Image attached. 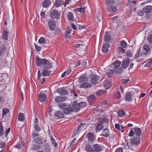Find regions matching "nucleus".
<instances>
[{"label": "nucleus", "mask_w": 152, "mask_h": 152, "mask_svg": "<svg viewBox=\"0 0 152 152\" xmlns=\"http://www.w3.org/2000/svg\"><path fill=\"white\" fill-rule=\"evenodd\" d=\"M147 42L150 44H152V34H149L147 37Z\"/></svg>", "instance_id": "obj_38"}, {"label": "nucleus", "mask_w": 152, "mask_h": 152, "mask_svg": "<svg viewBox=\"0 0 152 152\" xmlns=\"http://www.w3.org/2000/svg\"><path fill=\"white\" fill-rule=\"evenodd\" d=\"M104 85L106 89L109 88L112 86V84L110 82L106 80L104 82Z\"/></svg>", "instance_id": "obj_32"}, {"label": "nucleus", "mask_w": 152, "mask_h": 152, "mask_svg": "<svg viewBox=\"0 0 152 152\" xmlns=\"http://www.w3.org/2000/svg\"><path fill=\"white\" fill-rule=\"evenodd\" d=\"M111 38V35L109 32H107L105 34L104 39L105 42H109Z\"/></svg>", "instance_id": "obj_16"}, {"label": "nucleus", "mask_w": 152, "mask_h": 152, "mask_svg": "<svg viewBox=\"0 0 152 152\" xmlns=\"http://www.w3.org/2000/svg\"><path fill=\"white\" fill-rule=\"evenodd\" d=\"M36 64L38 66H41L43 65L44 67H46L49 68H52V65L48 60L39 58L37 57L36 58Z\"/></svg>", "instance_id": "obj_1"}, {"label": "nucleus", "mask_w": 152, "mask_h": 152, "mask_svg": "<svg viewBox=\"0 0 152 152\" xmlns=\"http://www.w3.org/2000/svg\"><path fill=\"white\" fill-rule=\"evenodd\" d=\"M79 106H80V108H83L84 107H86V102H81L80 103H79Z\"/></svg>", "instance_id": "obj_54"}, {"label": "nucleus", "mask_w": 152, "mask_h": 152, "mask_svg": "<svg viewBox=\"0 0 152 152\" xmlns=\"http://www.w3.org/2000/svg\"><path fill=\"white\" fill-rule=\"evenodd\" d=\"M48 26L50 30L54 31L56 28V23L54 20H50L48 22Z\"/></svg>", "instance_id": "obj_4"}, {"label": "nucleus", "mask_w": 152, "mask_h": 152, "mask_svg": "<svg viewBox=\"0 0 152 152\" xmlns=\"http://www.w3.org/2000/svg\"><path fill=\"white\" fill-rule=\"evenodd\" d=\"M102 134L100 135V136H103L105 137H107L109 134V130L107 129H105L102 131Z\"/></svg>", "instance_id": "obj_30"}, {"label": "nucleus", "mask_w": 152, "mask_h": 152, "mask_svg": "<svg viewBox=\"0 0 152 152\" xmlns=\"http://www.w3.org/2000/svg\"><path fill=\"white\" fill-rule=\"evenodd\" d=\"M50 140L52 144L54 145L55 147H56L57 146V144L55 142V139L52 136V137L51 138Z\"/></svg>", "instance_id": "obj_51"}, {"label": "nucleus", "mask_w": 152, "mask_h": 152, "mask_svg": "<svg viewBox=\"0 0 152 152\" xmlns=\"http://www.w3.org/2000/svg\"><path fill=\"white\" fill-rule=\"evenodd\" d=\"M136 4V0H128V3L126 4V6L129 5L130 9L131 10H132V4L133 5H135Z\"/></svg>", "instance_id": "obj_18"}, {"label": "nucleus", "mask_w": 152, "mask_h": 152, "mask_svg": "<svg viewBox=\"0 0 152 152\" xmlns=\"http://www.w3.org/2000/svg\"><path fill=\"white\" fill-rule=\"evenodd\" d=\"M115 152H123V149L122 148H118L116 150Z\"/></svg>", "instance_id": "obj_64"}, {"label": "nucleus", "mask_w": 152, "mask_h": 152, "mask_svg": "<svg viewBox=\"0 0 152 152\" xmlns=\"http://www.w3.org/2000/svg\"><path fill=\"white\" fill-rule=\"evenodd\" d=\"M121 45L124 48H125L127 46V44L124 41H121L120 42Z\"/></svg>", "instance_id": "obj_49"}, {"label": "nucleus", "mask_w": 152, "mask_h": 152, "mask_svg": "<svg viewBox=\"0 0 152 152\" xmlns=\"http://www.w3.org/2000/svg\"><path fill=\"white\" fill-rule=\"evenodd\" d=\"M86 124L84 123H81L80 125L78 127V129L77 130L78 131H79L80 129H82L85 126Z\"/></svg>", "instance_id": "obj_58"}, {"label": "nucleus", "mask_w": 152, "mask_h": 152, "mask_svg": "<svg viewBox=\"0 0 152 152\" xmlns=\"http://www.w3.org/2000/svg\"><path fill=\"white\" fill-rule=\"evenodd\" d=\"M52 68H49L48 67H44L43 70L42 71V75L43 76H48L50 74L51 71L49 70V69Z\"/></svg>", "instance_id": "obj_6"}, {"label": "nucleus", "mask_w": 152, "mask_h": 152, "mask_svg": "<svg viewBox=\"0 0 152 152\" xmlns=\"http://www.w3.org/2000/svg\"><path fill=\"white\" fill-rule=\"evenodd\" d=\"M74 89L73 88L71 89L69 88V89H67L68 92L71 94V95H72L73 94V92L74 91Z\"/></svg>", "instance_id": "obj_62"}, {"label": "nucleus", "mask_w": 152, "mask_h": 152, "mask_svg": "<svg viewBox=\"0 0 152 152\" xmlns=\"http://www.w3.org/2000/svg\"><path fill=\"white\" fill-rule=\"evenodd\" d=\"M141 52L140 48L137 51V53L135 55V58L136 59H137L140 56V53Z\"/></svg>", "instance_id": "obj_52"}, {"label": "nucleus", "mask_w": 152, "mask_h": 152, "mask_svg": "<svg viewBox=\"0 0 152 152\" xmlns=\"http://www.w3.org/2000/svg\"><path fill=\"white\" fill-rule=\"evenodd\" d=\"M126 56L128 58H130L132 56V53L130 51H128L126 53Z\"/></svg>", "instance_id": "obj_63"}, {"label": "nucleus", "mask_w": 152, "mask_h": 152, "mask_svg": "<svg viewBox=\"0 0 152 152\" xmlns=\"http://www.w3.org/2000/svg\"><path fill=\"white\" fill-rule=\"evenodd\" d=\"M140 142V138L139 137H134L130 139V142L132 145H138Z\"/></svg>", "instance_id": "obj_5"}, {"label": "nucleus", "mask_w": 152, "mask_h": 152, "mask_svg": "<svg viewBox=\"0 0 152 152\" xmlns=\"http://www.w3.org/2000/svg\"><path fill=\"white\" fill-rule=\"evenodd\" d=\"M34 45L35 46V48L36 49V50L38 52H39L41 50V48L40 47L38 46L35 43L34 44Z\"/></svg>", "instance_id": "obj_57"}, {"label": "nucleus", "mask_w": 152, "mask_h": 152, "mask_svg": "<svg viewBox=\"0 0 152 152\" xmlns=\"http://www.w3.org/2000/svg\"><path fill=\"white\" fill-rule=\"evenodd\" d=\"M117 51L120 54H124L125 53V50L121 47H119L117 49Z\"/></svg>", "instance_id": "obj_36"}, {"label": "nucleus", "mask_w": 152, "mask_h": 152, "mask_svg": "<svg viewBox=\"0 0 152 152\" xmlns=\"http://www.w3.org/2000/svg\"><path fill=\"white\" fill-rule=\"evenodd\" d=\"M115 96L117 99H120L121 97V95L119 91H117L115 94Z\"/></svg>", "instance_id": "obj_61"}, {"label": "nucleus", "mask_w": 152, "mask_h": 152, "mask_svg": "<svg viewBox=\"0 0 152 152\" xmlns=\"http://www.w3.org/2000/svg\"><path fill=\"white\" fill-rule=\"evenodd\" d=\"M57 91L61 95H66L68 94V91L63 88H58Z\"/></svg>", "instance_id": "obj_19"}, {"label": "nucleus", "mask_w": 152, "mask_h": 152, "mask_svg": "<svg viewBox=\"0 0 152 152\" xmlns=\"http://www.w3.org/2000/svg\"><path fill=\"white\" fill-rule=\"evenodd\" d=\"M121 62L117 60L114 61L113 63V65L114 67H119L121 64Z\"/></svg>", "instance_id": "obj_39"}, {"label": "nucleus", "mask_w": 152, "mask_h": 152, "mask_svg": "<svg viewBox=\"0 0 152 152\" xmlns=\"http://www.w3.org/2000/svg\"><path fill=\"white\" fill-rule=\"evenodd\" d=\"M88 80V78L84 75H81L79 79V81L80 83L84 82Z\"/></svg>", "instance_id": "obj_33"}, {"label": "nucleus", "mask_w": 152, "mask_h": 152, "mask_svg": "<svg viewBox=\"0 0 152 152\" xmlns=\"http://www.w3.org/2000/svg\"><path fill=\"white\" fill-rule=\"evenodd\" d=\"M130 63L129 59H126L123 60L122 62L121 66L124 69L126 68L129 65Z\"/></svg>", "instance_id": "obj_9"}, {"label": "nucleus", "mask_w": 152, "mask_h": 152, "mask_svg": "<svg viewBox=\"0 0 152 152\" xmlns=\"http://www.w3.org/2000/svg\"><path fill=\"white\" fill-rule=\"evenodd\" d=\"M132 95L130 92H128L126 95L125 98L126 101L130 102L132 100Z\"/></svg>", "instance_id": "obj_26"}, {"label": "nucleus", "mask_w": 152, "mask_h": 152, "mask_svg": "<svg viewBox=\"0 0 152 152\" xmlns=\"http://www.w3.org/2000/svg\"><path fill=\"white\" fill-rule=\"evenodd\" d=\"M44 147H45L44 149L46 151L48 152H49L50 151L51 149L50 148L49 146V145L48 144H45L44 145Z\"/></svg>", "instance_id": "obj_46"}, {"label": "nucleus", "mask_w": 152, "mask_h": 152, "mask_svg": "<svg viewBox=\"0 0 152 152\" xmlns=\"http://www.w3.org/2000/svg\"><path fill=\"white\" fill-rule=\"evenodd\" d=\"M102 146L98 144H95L93 145V150L94 152H99L102 151Z\"/></svg>", "instance_id": "obj_12"}, {"label": "nucleus", "mask_w": 152, "mask_h": 152, "mask_svg": "<svg viewBox=\"0 0 152 152\" xmlns=\"http://www.w3.org/2000/svg\"><path fill=\"white\" fill-rule=\"evenodd\" d=\"M109 44L107 43H105L104 44L102 48V50L103 52L106 53L109 50Z\"/></svg>", "instance_id": "obj_25"}, {"label": "nucleus", "mask_w": 152, "mask_h": 152, "mask_svg": "<svg viewBox=\"0 0 152 152\" xmlns=\"http://www.w3.org/2000/svg\"><path fill=\"white\" fill-rule=\"evenodd\" d=\"M113 71L116 73L121 74L123 72V69L121 67H114Z\"/></svg>", "instance_id": "obj_28"}, {"label": "nucleus", "mask_w": 152, "mask_h": 152, "mask_svg": "<svg viewBox=\"0 0 152 152\" xmlns=\"http://www.w3.org/2000/svg\"><path fill=\"white\" fill-rule=\"evenodd\" d=\"M41 147L38 145H34L33 147L31 148L32 150H35L41 148Z\"/></svg>", "instance_id": "obj_47"}, {"label": "nucleus", "mask_w": 152, "mask_h": 152, "mask_svg": "<svg viewBox=\"0 0 152 152\" xmlns=\"http://www.w3.org/2000/svg\"><path fill=\"white\" fill-rule=\"evenodd\" d=\"M8 30H5L3 31L1 34V37L2 39L5 40L8 39Z\"/></svg>", "instance_id": "obj_17"}, {"label": "nucleus", "mask_w": 152, "mask_h": 152, "mask_svg": "<svg viewBox=\"0 0 152 152\" xmlns=\"http://www.w3.org/2000/svg\"><path fill=\"white\" fill-rule=\"evenodd\" d=\"M130 80L129 79H123L122 80V84L125 85L128 82H129Z\"/></svg>", "instance_id": "obj_60"}, {"label": "nucleus", "mask_w": 152, "mask_h": 152, "mask_svg": "<svg viewBox=\"0 0 152 152\" xmlns=\"http://www.w3.org/2000/svg\"><path fill=\"white\" fill-rule=\"evenodd\" d=\"M50 16L51 18L53 19H58L60 17V14L56 10L51 9Z\"/></svg>", "instance_id": "obj_3"}, {"label": "nucleus", "mask_w": 152, "mask_h": 152, "mask_svg": "<svg viewBox=\"0 0 152 152\" xmlns=\"http://www.w3.org/2000/svg\"><path fill=\"white\" fill-rule=\"evenodd\" d=\"M85 148L87 152H94V151L93 150V148L91 145L89 144H87L86 145Z\"/></svg>", "instance_id": "obj_29"}, {"label": "nucleus", "mask_w": 152, "mask_h": 152, "mask_svg": "<svg viewBox=\"0 0 152 152\" xmlns=\"http://www.w3.org/2000/svg\"><path fill=\"white\" fill-rule=\"evenodd\" d=\"M0 137H1L2 134H4V132L3 129V126H2L1 124L0 123Z\"/></svg>", "instance_id": "obj_53"}, {"label": "nucleus", "mask_w": 152, "mask_h": 152, "mask_svg": "<svg viewBox=\"0 0 152 152\" xmlns=\"http://www.w3.org/2000/svg\"><path fill=\"white\" fill-rule=\"evenodd\" d=\"M113 71L112 69H110L106 71V74L108 77H111L113 73Z\"/></svg>", "instance_id": "obj_41"}, {"label": "nucleus", "mask_w": 152, "mask_h": 152, "mask_svg": "<svg viewBox=\"0 0 152 152\" xmlns=\"http://www.w3.org/2000/svg\"><path fill=\"white\" fill-rule=\"evenodd\" d=\"M99 79V77L97 75H94L91 77V82L93 84H96L98 83Z\"/></svg>", "instance_id": "obj_8"}, {"label": "nucleus", "mask_w": 152, "mask_h": 152, "mask_svg": "<svg viewBox=\"0 0 152 152\" xmlns=\"http://www.w3.org/2000/svg\"><path fill=\"white\" fill-rule=\"evenodd\" d=\"M86 9V7H85L78 8L76 9L75 10L77 12H79L81 13H84L85 12V10Z\"/></svg>", "instance_id": "obj_35"}, {"label": "nucleus", "mask_w": 152, "mask_h": 152, "mask_svg": "<svg viewBox=\"0 0 152 152\" xmlns=\"http://www.w3.org/2000/svg\"><path fill=\"white\" fill-rule=\"evenodd\" d=\"M32 138L34 139L37 138V137H38L39 135V134L35 133H32Z\"/></svg>", "instance_id": "obj_59"}, {"label": "nucleus", "mask_w": 152, "mask_h": 152, "mask_svg": "<svg viewBox=\"0 0 152 152\" xmlns=\"http://www.w3.org/2000/svg\"><path fill=\"white\" fill-rule=\"evenodd\" d=\"M34 129L37 131H40L41 129L39 127L37 124H35L34 126Z\"/></svg>", "instance_id": "obj_55"}, {"label": "nucleus", "mask_w": 152, "mask_h": 152, "mask_svg": "<svg viewBox=\"0 0 152 152\" xmlns=\"http://www.w3.org/2000/svg\"><path fill=\"white\" fill-rule=\"evenodd\" d=\"M59 107L63 110V113L66 115L71 113L73 111L72 108L70 106L66 105L62 103L59 105Z\"/></svg>", "instance_id": "obj_2"}, {"label": "nucleus", "mask_w": 152, "mask_h": 152, "mask_svg": "<svg viewBox=\"0 0 152 152\" xmlns=\"http://www.w3.org/2000/svg\"><path fill=\"white\" fill-rule=\"evenodd\" d=\"M66 99V96H59L56 97L55 100L57 103H59L64 101Z\"/></svg>", "instance_id": "obj_13"}, {"label": "nucleus", "mask_w": 152, "mask_h": 152, "mask_svg": "<svg viewBox=\"0 0 152 152\" xmlns=\"http://www.w3.org/2000/svg\"><path fill=\"white\" fill-rule=\"evenodd\" d=\"M51 2L49 0H45L42 3V6L43 7H49L51 4Z\"/></svg>", "instance_id": "obj_24"}, {"label": "nucleus", "mask_w": 152, "mask_h": 152, "mask_svg": "<svg viewBox=\"0 0 152 152\" xmlns=\"http://www.w3.org/2000/svg\"><path fill=\"white\" fill-rule=\"evenodd\" d=\"M103 93V91L102 90H99L96 92V95L97 96H100Z\"/></svg>", "instance_id": "obj_56"}, {"label": "nucleus", "mask_w": 152, "mask_h": 152, "mask_svg": "<svg viewBox=\"0 0 152 152\" xmlns=\"http://www.w3.org/2000/svg\"><path fill=\"white\" fill-rule=\"evenodd\" d=\"M62 112L60 111H57L55 113V115L56 116L58 119H61L64 118V115Z\"/></svg>", "instance_id": "obj_21"}, {"label": "nucleus", "mask_w": 152, "mask_h": 152, "mask_svg": "<svg viewBox=\"0 0 152 152\" xmlns=\"http://www.w3.org/2000/svg\"><path fill=\"white\" fill-rule=\"evenodd\" d=\"M125 114V112L122 110H120L118 112V115L120 117L123 116Z\"/></svg>", "instance_id": "obj_50"}, {"label": "nucleus", "mask_w": 152, "mask_h": 152, "mask_svg": "<svg viewBox=\"0 0 152 152\" xmlns=\"http://www.w3.org/2000/svg\"><path fill=\"white\" fill-rule=\"evenodd\" d=\"M105 1L108 6L113 5L115 3L114 0H105Z\"/></svg>", "instance_id": "obj_40"}, {"label": "nucleus", "mask_w": 152, "mask_h": 152, "mask_svg": "<svg viewBox=\"0 0 152 152\" xmlns=\"http://www.w3.org/2000/svg\"><path fill=\"white\" fill-rule=\"evenodd\" d=\"M72 109L75 112H77L80 110V106H79L78 103H77L76 101L73 102Z\"/></svg>", "instance_id": "obj_10"}, {"label": "nucleus", "mask_w": 152, "mask_h": 152, "mask_svg": "<svg viewBox=\"0 0 152 152\" xmlns=\"http://www.w3.org/2000/svg\"><path fill=\"white\" fill-rule=\"evenodd\" d=\"M142 11L145 13L150 12L152 11V7L150 5L145 6L143 8Z\"/></svg>", "instance_id": "obj_20"}, {"label": "nucleus", "mask_w": 152, "mask_h": 152, "mask_svg": "<svg viewBox=\"0 0 152 152\" xmlns=\"http://www.w3.org/2000/svg\"><path fill=\"white\" fill-rule=\"evenodd\" d=\"M92 86V85L90 83H85L82 84L80 86L81 88H87L88 87H91Z\"/></svg>", "instance_id": "obj_34"}, {"label": "nucleus", "mask_w": 152, "mask_h": 152, "mask_svg": "<svg viewBox=\"0 0 152 152\" xmlns=\"http://www.w3.org/2000/svg\"><path fill=\"white\" fill-rule=\"evenodd\" d=\"M107 10L110 13H114L117 10V8L113 5L108 6L107 7Z\"/></svg>", "instance_id": "obj_14"}, {"label": "nucleus", "mask_w": 152, "mask_h": 152, "mask_svg": "<svg viewBox=\"0 0 152 152\" xmlns=\"http://www.w3.org/2000/svg\"><path fill=\"white\" fill-rule=\"evenodd\" d=\"M87 137L88 138V140L89 142H94V140L95 137L93 133L91 132H88L87 134Z\"/></svg>", "instance_id": "obj_11"}, {"label": "nucleus", "mask_w": 152, "mask_h": 152, "mask_svg": "<svg viewBox=\"0 0 152 152\" xmlns=\"http://www.w3.org/2000/svg\"><path fill=\"white\" fill-rule=\"evenodd\" d=\"M134 131L135 134L137 136V137H139L142 134V133L140 128L137 127L134 128Z\"/></svg>", "instance_id": "obj_22"}, {"label": "nucleus", "mask_w": 152, "mask_h": 152, "mask_svg": "<svg viewBox=\"0 0 152 152\" xmlns=\"http://www.w3.org/2000/svg\"><path fill=\"white\" fill-rule=\"evenodd\" d=\"M143 49L147 52H148L150 51L151 50L149 46L147 44H145L143 46Z\"/></svg>", "instance_id": "obj_43"}, {"label": "nucleus", "mask_w": 152, "mask_h": 152, "mask_svg": "<svg viewBox=\"0 0 152 152\" xmlns=\"http://www.w3.org/2000/svg\"><path fill=\"white\" fill-rule=\"evenodd\" d=\"M67 17L68 20L71 22L74 21V17L73 14L71 12H69L67 15Z\"/></svg>", "instance_id": "obj_27"}, {"label": "nucleus", "mask_w": 152, "mask_h": 152, "mask_svg": "<svg viewBox=\"0 0 152 152\" xmlns=\"http://www.w3.org/2000/svg\"><path fill=\"white\" fill-rule=\"evenodd\" d=\"M38 43L39 44H45L46 43L44 37H41L38 41Z\"/></svg>", "instance_id": "obj_44"}, {"label": "nucleus", "mask_w": 152, "mask_h": 152, "mask_svg": "<svg viewBox=\"0 0 152 152\" xmlns=\"http://www.w3.org/2000/svg\"><path fill=\"white\" fill-rule=\"evenodd\" d=\"M8 111H9L8 109L7 108H5L3 109V110H2L3 113H2V118H3L4 115H6Z\"/></svg>", "instance_id": "obj_45"}, {"label": "nucleus", "mask_w": 152, "mask_h": 152, "mask_svg": "<svg viewBox=\"0 0 152 152\" xmlns=\"http://www.w3.org/2000/svg\"><path fill=\"white\" fill-rule=\"evenodd\" d=\"M62 3L61 0H56L55 4H54V6L56 7H59Z\"/></svg>", "instance_id": "obj_42"}, {"label": "nucleus", "mask_w": 152, "mask_h": 152, "mask_svg": "<svg viewBox=\"0 0 152 152\" xmlns=\"http://www.w3.org/2000/svg\"><path fill=\"white\" fill-rule=\"evenodd\" d=\"M34 142L38 145H42L45 143L46 141V140H43L42 137H37V138L34 139Z\"/></svg>", "instance_id": "obj_7"}, {"label": "nucleus", "mask_w": 152, "mask_h": 152, "mask_svg": "<svg viewBox=\"0 0 152 152\" xmlns=\"http://www.w3.org/2000/svg\"><path fill=\"white\" fill-rule=\"evenodd\" d=\"M25 119L24 115L23 113H20L19 114L18 120L20 121H23Z\"/></svg>", "instance_id": "obj_37"}, {"label": "nucleus", "mask_w": 152, "mask_h": 152, "mask_svg": "<svg viewBox=\"0 0 152 152\" xmlns=\"http://www.w3.org/2000/svg\"><path fill=\"white\" fill-rule=\"evenodd\" d=\"M38 97L39 101L42 102L45 100L47 96L45 94L40 93L38 95Z\"/></svg>", "instance_id": "obj_15"}, {"label": "nucleus", "mask_w": 152, "mask_h": 152, "mask_svg": "<svg viewBox=\"0 0 152 152\" xmlns=\"http://www.w3.org/2000/svg\"><path fill=\"white\" fill-rule=\"evenodd\" d=\"M101 121V122L103 124L104 123H107L109 122V120L105 117L102 118Z\"/></svg>", "instance_id": "obj_48"}, {"label": "nucleus", "mask_w": 152, "mask_h": 152, "mask_svg": "<svg viewBox=\"0 0 152 152\" xmlns=\"http://www.w3.org/2000/svg\"><path fill=\"white\" fill-rule=\"evenodd\" d=\"M96 100L95 96L94 95H90L88 98V100L89 104H92Z\"/></svg>", "instance_id": "obj_23"}, {"label": "nucleus", "mask_w": 152, "mask_h": 152, "mask_svg": "<svg viewBox=\"0 0 152 152\" xmlns=\"http://www.w3.org/2000/svg\"><path fill=\"white\" fill-rule=\"evenodd\" d=\"M104 128V126L103 123L101 122H99L96 126V129L98 131H99L102 130Z\"/></svg>", "instance_id": "obj_31"}]
</instances>
